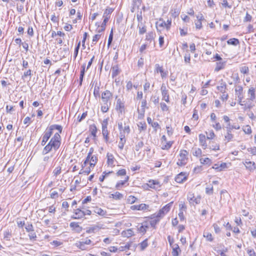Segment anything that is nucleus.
<instances>
[{"label": "nucleus", "mask_w": 256, "mask_h": 256, "mask_svg": "<svg viewBox=\"0 0 256 256\" xmlns=\"http://www.w3.org/2000/svg\"><path fill=\"white\" fill-rule=\"evenodd\" d=\"M96 132L97 129L96 126L95 125L92 126L90 128V132L91 134L94 136V138L96 136Z\"/></svg>", "instance_id": "49"}, {"label": "nucleus", "mask_w": 256, "mask_h": 256, "mask_svg": "<svg viewBox=\"0 0 256 256\" xmlns=\"http://www.w3.org/2000/svg\"><path fill=\"white\" fill-rule=\"evenodd\" d=\"M50 244L52 246L56 247L62 244V242L60 241L56 240L50 242Z\"/></svg>", "instance_id": "56"}, {"label": "nucleus", "mask_w": 256, "mask_h": 256, "mask_svg": "<svg viewBox=\"0 0 256 256\" xmlns=\"http://www.w3.org/2000/svg\"><path fill=\"white\" fill-rule=\"evenodd\" d=\"M100 37H101V34H95L92 38V44H95L96 43V42L100 40Z\"/></svg>", "instance_id": "48"}, {"label": "nucleus", "mask_w": 256, "mask_h": 256, "mask_svg": "<svg viewBox=\"0 0 256 256\" xmlns=\"http://www.w3.org/2000/svg\"><path fill=\"white\" fill-rule=\"evenodd\" d=\"M188 152L184 150H181L180 152L178 159L176 162L179 166H184L186 164Z\"/></svg>", "instance_id": "3"}, {"label": "nucleus", "mask_w": 256, "mask_h": 256, "mask_svg": "<svg viewBox=\"0 0 256 256\" xmlns=\"http://www.w3.org/2000/svg\"><path fill=\"white\" fill-rule=\"evenodd\" d=\"M138 126L140 132L146 130V124L144 122H140L138 124Z\"/></svg>", "instance_id": "45"}, {"label": "nucleus", "mask_w": 256, "mask_h": 256, "mask_svg": "<svg viewBox=\"0 0 256 256\" xmlns=\"http://www.w3.org/2000/svg\"><path fill=\"white\" fill-rule=\"evenodd\" d=\"M212 226L216 234H219L220 232V228L216 224H214Z\"/></svg>", "instance_id": "63"}, {"label": "nucleus", "mask_w": 256, "mask_h": 256, "mask_svg": "<svg viewBox=\"0 0 256 256\" xmlns=\"http://www.w3.org/2000/svg\"><path fill=\"white\" fill-rule=\"evenodd\" d=\"M50 129H52V131L53 132V130L54 129H56L59 131V133L62 132V127L61 126L57 125V124H54L50 126V127H48Z\"/></svg>", "instance_id": "36"}, {"label": "nucleus", "mask_w": 256, "mask_h": 256, "mask_svg": "<svg viewBox=\"0 0 256 256\" xmlns=\"http://www.w3.org/2000/svg\"><path fill=\"white\" fill-rule=\"evenodd\" d=\"M200 162H201V164H211V160L208 158H201L200 159Z\"/></svg>", "instance_id": "43"}, {"label": "nucleus", "mask_w": 256, "mask_h": 256, "mask_svg": "<svg viewBox=\"0 0 256 256\" xmlns=\"http://www.w3.org/2000/svg\"><path fill=\"white\" fill-rule=\"evenodd\" d=\"M172 204L173 202H172L168 204L165 206H164L158 212L156 213V216L157 218L163 217L166 214H167L170 210Z\"/></svg>", "instance_id": "4"}, {"label": "nucleus", "mask_w": 256, "mask_h": 256, "mask_svg": "<svg viewBox=\"0 0 256 256\" xmlns=\"http://www.w3.org/2000/svg\"><path fill=\"white\" fill-rule=\"evenodd\" d=\"M91 240L90 239H86L80 242V248L82 250H84V244H89L91 243Z\"/></svg>", "instance_id": "31"}, {"label": "nucleus", "mask_w": 256, "mask_h": 256, "mask_svg": "<svg viewBox=\"0 0 256 256\" xmlns=\"http://www.w3.org/2000/svg\"><path fill=\"white\" fill-rule=\"evenodd\" d=\"M113 11L114 9L112 8H106L103 14L104 20L101 24L100 28L98 30V32L100 33V32H102L105 30L106 24L110 18V14Z\"/></svg>", "instance_id": "2"}, {"label": "nucleus", "mask_w": 256, "mask_h": 256, "mask_svg": "<svg viewBox=\"0 0 256 256\" xmlns=\"http://www.w3.org/2000/svg\"><path fill=\"white\" fill-rule=\"evenodd\" d=\"M90 172V167L86 168L85 170L82 169L79 174H84L86 175L88 174Z\"/></svg>", "instance_id": "50"}, {"label": "nucleus", "mask_w": 256, "mask_h": 256, "mask_svg": "<svg viewBox=\"0 0 256 256\" xmlns=\"http://www.w3.org/2000/svg\"><path fill=\"white\" fill-rule=\"evenodd\" d=\"M124 136L122 137V136H120V142L118 144V148L120 150H122L124 146V144L126 142V140L124 139Z\"/></svg>", "instance_id": "38"}, {"label": "nucleus", "mask_w": 256, "mask_h": 256, "mask_svg": "<svg viewBox=\"0 0 256 256\" xmlns=\"http://www.w3.org/2000/svg\"><path fill=\"white\" fill-rule=\"evenodd\" d=\"M248 151L250 154L255 155L256 154V147L254 146L252 148H248Z\"/></svg>", "instance_id": "64"}, {"label": "nucleus", "mask_w": 256, "mask_h": 256, "mask_svg": "<svg viewBox=\"0 0 256 256\" xmlns=\"http://www.w3.org/2000/svg\"><path fill=\"white\" fill-rule=\"evenodd\" d=\"M217 89L222 93H226V82H222L220 86L216 87Z\"/></svg>", "instance_id": "28"}, {"label": "nucleus", "mask_w": 256, "mask_h": 256, "mask_svg": "<svg viewBox=\"0 0 256 256\" xmlns=\"http://www.w3.org/2000/svg\"><path fill=\"white\" fill-rule=\"evenodd\" d=\"M144 144L142 141L138 142L135 146V150L138 152L144 146Z\"/></svg>", "instance_id": "47"}, {"label": "nucleus", "mask_w": 256, "mask_h": 256, "mask_svg": "<svg viewBox=\"0 0 256 256\" xmlns=\"http://www.w3.org/2000/svg\"><path fill=\"white\" fill-rule=\"evenodd\" d=\"M155 36V34L153 32H148L146 35V40L148 41H149L150 42H151L154 39V37Z\"/></svg>", "instance_id": "32"}, {"label": "nucleus", "mask_w": 256, "mask_h": 256, "mask_svg": "<svg viewBox=\"0 0 256 256\" xmlns=\"http://www.w3.org/2000/svg\"><path fill=\"white\" fill-rule=\"evenodd\" d=\"M133 6L134 7H139L142 2V0H132Z\"/></svg>", "instance_id": "59"}, {"label": "nucleus", "mask_w": 256, "mask_h": 256, "mask_svg": "<svg viewBox=\"0 0 256 256\" xmlns=\"http://www.w3.org/2000/svg\"><path fill=\"white\" fill-rule=\"evenodd\" d=\"M148 226L146 224H142V226L138 228V231L144 234L146 232Z\"/></svg>", "instance_id": "30"}, {"label": "nucleus", "mask_w": 256, "mask_h": 256, "mask_svg": "<svg viewBox=\"0 0 256 256\" xmlns=\"http://www.w3.org/2000/svg\"><path fill=\"white\" fill-rule=\"evenodd\" d=\"M116 174L118 176H125L126 174V170L125 169L120 170L117 172Z\"/></svg>", "instance_id": "62"}, {"label": "nucleus", "mask_w": 256, "mask_h": 256, "mask_svg": "<svg viewBox=\"0 0 256 256\" xmlns=\"http://www.w3.org/2000/svg\"><path fill=\"white\" fill-rule=\"evenodd\" d=\"M162 100H165L166 102H170V96L168 91L166 92H162Z\"/></svg>", "instance_id": "35"}, {"label": "nucleus", "mask_w": 256, "mask_h": 256, "mask_svg": "<svg viewBox=\"0 0 256 256\" xmlns=\"http://www.w3.org/2000/svg\"><path fill=\"white\" fill-rule=\"evenodd\" d=\"M111 72L112 76L114 78L120 74V70L119 68L118 65L116 64L112 67Z\"/></svg>", "instance_id": "15"}, {"label": "nucleus", "mask_w": 256, "mask_h": 256, "mask_svg": "<svg viewBox=\"0 0 256 256\" xmlns=\"http://www.w3.org/2000/svg\"><path fill=\"white\" fill-rule=\"evenodd\" d=\"M248 94L250 96V100H254L255 99V89L253 87L249 88L248 90Z\"/></svg>", "instance_id": "23"}, {"label": "nucleus", "mask_w": 256, "mask_h": 256, "mask_svg": "<svg viewBox=\"0 0 256 256\" xmlns=\"http://www.w3.org/2000/svg\"><path fill=\"white\" fill-rule=\"evenodd\" d=\"M100 229V228L98 226H93L89 228L88 232H95L98 230Z\"/></svg>", "instance_id": "46"}, {"label": "nucleus", "mask_w": 256, "mask_h": 256, "mask_svg": "<svg viewBox=\"0 0 256 256\" xmlns=\"http://www.w3.org/2000/svg\"><path fill=\"white\" fill-rule=\"evenodd\" d=\"M240 72L244 74H248L249 72V68L246 66H243L240 68Z\"/></svg>", "instance_id": "53"}, {"label": "nucleus", "mask_w": 256, "mask_h": 256, "mask_svg": "<svg viewBox=\"0 0 256 256\" xmlns=\"http://www.w3.org/2000/svg\"><path fill=\"white\" fill-rule=\"evenodd\" d=\"M199 140H200V145L204 146V148L205 149L207 146L206 142L205 136L203 134H199Z\"/></svg>", "instance_id": "21"}, {"label": "nucleus", "mask_w": 256, "mask_h": 256, "mask_svg": "<svg viewBox=\"0 0 256 256\" xmlns=\"http://www.w3.org/2000/svg\"><path fill=\"white\" fill-rule=\"evenodd\" d=\"M100 86L96 85L94 90V94L96 98L100 96Z\"/></svg>", "instance_id": "44"}, {"label": "nucleus", "mask_w": 256, "mask_h": 256, "mask_svg": "<svg viewBox=\"0 0 256 256\" xmlns=\"http://www.w3.org/2000/svg\"><path fill=\"white\" fill-rule=\"evenodd\" d=\"M72 218L74 219H80L84 218L83 210L80 208L76 209Z\"/></svg>", "instance_id": "14"}, {"label": "nucleus", "mask_w": 256, "mask_h": 256, "mask_svg": "<svg viewBox=\"0 0 256 256\" xmlns=\"http://www.w3.org/2000/svg\"><path fill=\"white\" fill-rule=\"evenodd\" d=\"M170 13L172 16L174 18H176L178 16L180 12L178 10L177 8H176L172 10Z\"/></svg>", "instance_id": "40"}, {"label": "nucleus", "mask_w": 256, "mask_h": 256, "mask_svg": "<svg viewBox=\"0 0 256 256\" xmlns=\"http://www.w3.org/2000/svg\"><path fill=\"white\" fill-rule=\"evenodd\" d=\"M94 212L100 216H105L106 215V212L100 208H96Z\"/></svg>", "instance_id": "26"}, {"label": "nucleus", "mask_w": 256, "mask_h": 256, "mask_svg": "<svg viewBox=\"0 0 256 256\" xmlns=\"http://www.w3.org/2000/svg\"><path fill=\"white\" fill-rule=\"evenodd\" d=\"M171 24L172 20H168L166 22L162 21L161 23L158 24V23L156 24V28L158 30V28H166L167 30H168L170 27Z\"/></svg>", "instance_id": "8"}, {"label": "nucleus", "mask_w": 256, "mask_h": 256, "mask_svg": "<svg viewBox=\"0 0 256 256\" xmlns=\"http://www.w3.org/2000/svg\"><path fill=\"white\" fill-rule=\"evenodd\" d=\"M148 240L146 239L140 244V247L141 250H144V249H145L148 246Z\"/></svg>", "instance_id": "51"}, {"label": "nucleus", "mask_w": 256, "mask_h": 256, "mask_svg": "<svg viewBox=\"0 0 256 256\" xmlns=\"http://www.w3.org/2000/svg\"><path fill=\"white\" fill-rule=\"evenodd\" d=\"M106 158H107V164L108 166H115L114 164V161L115 158L112 154L110 153H107L106 154Z\"/></svg>", "instance_id": "11"}, {"label": "nucleus", "mask_w": 256, "mask_h": 256, "mask_svg": "<svg viewBox=\"0 0 256 256\" xmlns=\"http://www.w3.org/2000/svg\"><path fill=\"white\" fill-rule=\"evenodd\" d=\"M172 144H173L172 141H169V142H167L166 144H164L162 146V150H168L170 148Z\"/></svg>", "instance_id": "41"}, {"label": "nucleus", "mask_w": 256, "mask_h": 256, "mask_svg": "<svg viewBox=\"0 0 256 256\" xmlns=\"http://www.w3.org/2000/svg\"><path fill=\"white\" fill-rule=\"evenodd\" d=\"M226 62H219L216 63V67L215 68L214 71L218 72L220 70L224 69L226 66Z\"/></svg>", "instance_id": "19"}, {"label": "nucleus", "mask_w": 256, "mask_h": 256, "mask_svg": "<svg viewBox=\"0 0 256 256\" xmlns=\"http://www.w3.org/2000/svg\"><path fill=\"white\" fill-rule=\"evenodd\" d=\"M110 197L116 200H120L123 198V195L121 193L116 192L114 194H111Z\"/></svg>", "instance_id": "22"}, {"label": "nucleus", "mask_w": 256, "mask_h": 256, "mask_svg": "<svg viewBox=\"0 0 256 256\" xmlns=\"http://www.w3.org/2000/svg\"><path fill=\"white\" fill-rule=\"evenodd\" d=\"M116 110H118L121 113L124 110V104L120 98L118 99L116 106Z\"/></svg>", "instance_id": "13"}, {"label": "nucleus", "mask_w": 256, "mask_h": 256, "mask_svg": "<svg viewBox=\"0 0 256 256\" xmlns=\"http://www.w3.org/2000/svg\"><path fill=\"white\" fill-rule=\"evenodd\" d=\"M243 88L240 86H238L236 87L235 92L237 96H242Z\"/></svg>", "instance_id": "25"}, {"label": "nucleus", "mask_w": 256, "mask_h": 256, "mask_svg": "<svg viewBox=\"0 0 256 256\" xmlns=\"http://www.w3.org/2000/svg\"><path fill=\"white\" fill-rule=\"evenodd\" d=\"M112 93L108 90H106L102 94V100L105 104L108 103V101L112 98Z\"/></svg>", "instance_id": "6"}, {"label": "nucleus", "mask_w": 256, "mask_h": 256, "mask_svg": "<svg viewBox=\"0 0 256 256\" xmlns=\"http://www.w3.org/2000/svg\"><path fill=\"white\" fill-rule=\"evenodd\" d=\"M52 134V129H50L48 128L44 132L42 138L45 140H46L48 141Z\"/></svg>", "instance_id": "18"}, {"label": "nucleus", "mask_w": 256, "mask_h": 256, "mask_svg": "<svg viewBox=\"0 0 256 256\" xmlns=\"http://www.w3.org/2000/svg\"><path fill=\"white\" fill-rule=\"evenodd\" d=\"M148 186L156 190H159L160 188V182L156 180H150L148 181Z\"/></svg>", "instance_id": "7"}, {"label": "nucleus", "mask_w": 256, "mask_h": 256, "mask_svg": "<svg viewBox=\"0 0 256 256\" xmlns=\"http://www.w3.org/2000/svg\"><path fill=\"white\" fill-rule=\"evenodd\" d=\"M149 208V206L145 204H141L138 205H134L132 206L130 208L132 210H148Z\"/></svg>", "instance_id": "9"}, {"label": "nucleus", "mask_w": 256, "mask_h": 256, "mask_svg": "<svg viewBox=\"0 0 256 256\" xmlns=\"http://www.w3.org/2000/svg\"><path fill=\"white\" fill-rule=\"evenodd\" d=\"M246 168L250 171L254 170L256 168V164L254 162H251L248 160H246L244 162Z\"/></svg>", "instance_id": "10"}, {"label": "nucleus", "mask_w": 256, "mask_h": 256, "mask_svg": "<svg viewBox=\"0 0 256 256\" xmlns=\"http://www.w3.org/2000/svg\"><path fill=\"white\" fill-rule=\"evenodd\" d=\"M160 105L162 111L164 112L168 110V107L164 102H160Z\"/></svg>", "instance_id": "58"}, {"label": "nucleus", "mask_w": 256, "mask_h": 256, "mask_svg": "<svg viewBox=\"0 0 256 256\" xmlns=\"http://www.w3.org/2000/svg\"><path fill=\"white\" fill-rule=\"evenodd\" d=\"M32 75V70H31L29 69V70H27L26 72H24L23 75L22 76V78L23 80H24L25 78L27 76H31Z\"/></svg>", "instance_id": "42"}, {"label": "nucleus", "mask_w": 256, "mask_h": 256, "mask_svg": "<svg viewBox=\"0 0 256 256\" xmlns=\"http://www.w3.org/2000/svg\"><path fill=\"white\" fill-rule=\"evenodd\" d=\"M102 134L103 135L104 138V139L105 142L108 143V130H102Z\"/></svg>", "instance_id": "37"}, {"label": "nucleus", "mask_w": 256, "mask_h": 256, "mask_svg": "<svg viewBox=\"0 0 256 256\" xmlns=\"http://www.w3.org/2000/svg\"><path fill=\"white\" fill-rule=\"evenodd\" d=\"M187 199L190 204H198L200 203L201 198L198 196L196 198L194 197V194L192 192H188V194Z\"/></svg>", "instance_id": "5"}, {"label": "nucleus", "mask_w": 256, "mask_h": 256, "mask_svg": "<svg viewBox=\"0 0 256 256\" xmlns=\"http://www.w3.org/2000/svg\"><path fill=\"white\" fill-rule=\"evenodd\" d=\"M186 180V174L180 172L178 174L175 178V180L178 183H182Z\"/></svg>", "instance_id": "12"}, {"label": "nucleus", "mask_w": 256, "mask_h": 256, "mask_svg": "<svg viewBox=\"0 0 256 256\" xmlns=\"http://www.w3.org/2000/svg\"><path fill=\"white\" fill-rule=\"evenodd\" d=\"M239 43V40L236 38H230L227 41V44H232L233 46H237Z\"/></svg>", "instance_id": "29"}, {"label": "nucleus", "mask_w": 256, "mask_h": 256, "mask_svg": "<svg viewBox=\"0 0 256 256\" xmlns=\"http://www.w3.org/2000/svg\"><path fill=\"white\" fill-rule=\"evenodd\" d=\"M60 136L58 132L56 133L49 142L44 148L42 154L44 155L51 151L57 150L60 146Z\"/></svg>", "instance_id": "1"}, {"label": "nucleus", "mask_w": 256, "mask_h": 256, "mask_svg": "<svg viewBox=\"0 0 256 256\" xmlns=\"http://www.w3.org/2000/svg\"><path fill=\"white\" fill-rule=\"evenodd\" d=\"M243 130L246 134H250L252 133L251 128L250 126L247 125L243 128Z\"/></svg>", "instance_id": "55"}, {"label": "nucleus", "mask_w": 256, "mask_h": 256, "mask_svg": "<svg viewBox=\"0 0 256 256\" xmlns=\"http://www.w3.org/2000/svg\"><path fill=\"white\" fill-rule=\"evenodd\" d=\"M108 124V120L107 118L104 119L102 123V130H108L107 129Z\"/></svg>", "instance_id": "60"}, {"label": "nucleus", "mask_w": 256, "mask_h": 256, "mask_svg": "<svg viewBox=\"0 0 256 256\" xmlns=\"http://www.w3.org/2000/svg\"><path fill=\"white\" fill-rule=\"evenodd\" d=\"M61 172V167L58 166L55 168V169L54 170L53 173L54 176H56L58 174H60Z\"/></svg>", "instance_id": "61"}, {"label": "nucleus", "mask_w": 256, "mask_h": 256, "mask_svg": "<svg viewBox=\"0 0 256 256\" xmlns=\"http://www.w3.org/2000/svg\"><path fill=\"white\" fill-rule=\"evenodd\" d=\"M121 234L123 237L129 238L134 234V232L132 229H128L126 230H123Z\"/></svg>", "instance_id": "17"}, {"label": "nucleus", "mask_w": 256, "mask_h": 256, "mask_svg": "<svg viewBox=\"0 0 256 256\" xmlns=\"http://www.w3.org/2000/svg\"><path fill=\"white\" fill-rule=\"evenodd\" d=\"M156 213L152 215L153 218H152V220L150 222V224L152 226L154 227L155 225L160 221L161 218H157L156 216Z\"/></svg>", "instance_id": "20"}, {"label": "nucleus", "mask_w": 256, "mask_h": 256, "mask_svg": "<svg viewBox=\"0 0 256 256\" xmlns=\"http://www.w3.org/2000/svg\"><path fill=\"white\" fill-rule=\"evenodd\" d=\"M204 236L206 238L207 240L209 242H212L213 240V238L211 233L209 232H204Z\"/></svg>", "instance_id": "39"}, {"label": "nucleus", "mask_w": 256, "mask_h": 256, "mask_svg": "<svg viewBox=\"0 0 256 256\" xmlns=\"http://www.w3.org/2000/svg\"><path fill=\"white\" fill-rule=\"evenodd\" d=\"M12 236L11 232L9 230L5 231L4 233V238L6 240H10Z\"/></svg>", "instance_id": "34"}, {"label": "nucleus", "mask_w": 256, "mask_h": 256, "mask_svg": "<svg viewBox=\"0 0 256 256\" xmlns=\"http://www.w3.org/2000/svg\"><path fill=\"white\" fill-rule=\"evenodd\" d=\"M80 42H79L77 44L75 48L74 54V59H76V56H78V50H79V49L80 48Z\"/></svg>", "instance_id": "52"}, {"label": "nucleus", "mask_w": 256, "mask_h": 256, "mask_svg": "<svg viewBox=\"0 0 256 256\" xmlns=\"http://www.w3.org/2000/svg\"><path fill=\"white\" fill-rule=\"evenodd\" d=\"M98 161L97 157L95 156H91L90 157V166L94 168L96 164Z\"/></svg>", "instance_id": "33"}, {"label": "nucleus", "mask_w": 256, "mask_h": 256, "mask_svg": "<svg viewBox=\"0 0 256 256\" xmlns=\"http://www.w3.org/2000/svg\"><path fill=\"white\" fill-rule=\"evenodd\" d=\"M192 152L194 156H200L202 155V150L200 148H192Z\"/></svg>", "instance_id": "24"}, {"label": "nucleus", "mask_w": 256, "mask_h": 256, "mask_svg": "<svg viewBox=\"0 0 256 256\" xmlns=\"http://www.w3.org/2000/svg\"><path fill=\"white\" fill-rule=\"evenodd\" d=\"M128 176H126V180H120L118 182H117V184L116 185V188L117 190H120V188H121L123 185L124 184L128 181Z\"/></svg>", "instance_id": "27"}, {"label": "nucleus", "mask_w": 256, "mask_h": 256, "mask_svg": "<svg viewBox=\"0 0 256 256\" xmlns=\"http://www.w3.org/2000/svg\"><path fill=\"white\" fill-rule=\"evenodd\" d=\"M156 72H160L162 78H163L167 75V72L164 71L162 66H160L158 64H156Z\"/></svg>", "instance_id": "16"}, {"label": "nucleus", "mask_w": 256, "mask_h": 256, "mask_svg": "<svg viewBox=\"0 0 256 256\" xmlns=\"http://www.w3.org/2000/svg\"><path fill=\"white\" fill-rule=\"evenodd\" d=\"M136 19L138 22H143L142 12L141 11L136 12Z\"/></svg>", "instance_id": "54"}, {"label": "nucleus", "mask_w": 256, "mask_h": 256, "mask_svg": "<svg viewBox=\"0 0 256 256\" xmlns=\"http://www.w3.org/2000/svg\"><path fill=\"white\" fill-rule=\"evenodd\" d=\"M26 230L27 232H32L34 231V228L32 224H28L25 227Z\"/></svg>", "instance_id": "57"}]
</instances>
